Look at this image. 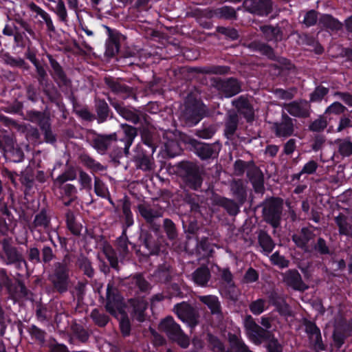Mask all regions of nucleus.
I'll return each mask as SVG.
<instances>
[{
    "mask_svg": "<svg viewBox=\"0 0 352 352\" xmlns=\"http://www.w3.org/2000/svg\"><path fill=\"white\" fill-rule=\"evenodd\" d=\"M181 186L184 191H200L204 177L200 168L191 162H182L178 166Z\"/></svg>",
    "mask_w": 352,
    "mask_h": 352,
    "instance_id": "nucleus-2",
    "label": "nucleus"
},
{
    "mask_svg": "<svg viewBox=\"0 0 352 352\" xmlns=\"http://www.w3.org/2000/svg\"><path fill=\"white\" fill-rule=\"evenodd\" d=\"M117 140L118 135L116 133L110 134L96 133L92 138L91 144L99 154L104 155L110 148L113 142H116Z\"/></svg>",
    "mask_w": 352,
    "mask_h": 352,
    "instance_id": "nucleus-18",
    "label": "nucleus"
},
{
    "mask_svg": "<svg viewBox=\"0 0 352 352\" xmlns=\"http://www.w3.org/2000/svg\"><path fill=\"white\" fill-rule=\"evenodd\" d=\"M283 200L280 197H272L263 203V217L264 221L274 228L279 227L283 212Z\"/></svg>",
    "mask_w": 352,
    "mask_h": 352,
    "instance_id": "nucleus-7",
    "label": "nucleus"
},
{
    "mask_svg": "<svg viewBox=\"0 0 352 352\" xmlns=\"http://www.w3.org/2000/svg\"><path fill=\"white\" fill-rule=\"evenodd\" d=\"M259 30L263 34V37L267 42L278 44L283 39L284 34L283 28L278 24L276 25H262L259 27Z\"/></svg>",
    "mask_w": 352,
    "mask_h": 352,
    "instance_id": "nucleus-28",
    "label": "nucleus"
},
{
    "mask_svg": "<svg viewBox=\"0 0 352 352\" xmlns=\"http://www.w3.org/2000/svg\"><path fill=\"white\" fill-rule=\"evenodd\" d=\"M208 349L212 352H226L224 343L220 338L210 332L206 333V338Z\"/></svg>",
    "mask_w": 352,
    "mask_h": 352,
    "instance_id": "nucleus-55",
    "label": "nucleus"
},
{
    "mask_svg": "<svg viewBox=\"0 0 352 352\" xmlns=\"http://www.w3.org/2000/svg\"><path fill=\"white\" fill-rule=\"evenodd\" d=\"M251 166L247 170V177L256 193H263L265 190L264 176L261 170L251 161Z\"/></svg>",
    "mask_w": 352,
    "mask_h": 352,
    "instance_id": "nucleus-24",
    "label": "nucleus"
},
{
    "mask_svg": "<svg viewBox=\"0 0 352 352\" xmlns=\"http://www.w3.org/2000/svg\"><path fill=\"white\" fill-rule=\"evenodd\" d=\"M31 340L40 346H43L46 341L47 332L37 327L36 324H32L26 327Z\"/></svg>",
    "mask_w": 352,
    "mask_h": 352,
    "instance_id": "nucleus-45",
    "label": "nucleus"
},
{
    "mask_svg": "<svg viewBox=\"0 0 352 352\" xmlns=\"http://www.w3.org/2000/svg\"><path fill=\"white\" fill-rule=\"evenodd\" d=\"M76 170L71 166L65 170L62 174L59 175L54 181V183L58 188H61V186L67 181H73L76 178Z\"/></svg>",
    "mask_w": 352,
    "mask_h": 352,
    "instance_id": "nucleus-60",
    "label": "nucleus"
},
{
    "mask_svg": "<svg viewBox=\"0 0 352 352\" xmlns=\"http://www.w3.org/2000/svg\"><path fill=\"white\" fill-rule=\"evenodd\" d=\"M347 111V108L340 102H334L327 107L324 113L329 118V122L333 119V116H340Z\"/></svg>",
    "mask_w": 352,
    "mask_h": 352,
    "instance_id": "nucleus-59",
    "label": "nucleus"
},
{
    "mask_svg": "<svg viewBox=\"0 0 352 352\" xmlns=\"http://www.w3.org/2000/svg\"><path fill=\"white\" fill-rule=\"evenodd\" d=\"M104 82L113 93L122 95L124 99H137L133 88L128 86L119 78L107 77L104 78Z\"/></svg>",
    "mask_w": 352,
    "mask_h": 352,
    "instance_id": "nucleus-17",
    "label": "nucleus"
},
{
    "mask_svg": "<svg viewBox=\"0 0 352 352\" xmlns=\"http://www.w3.org/2000/svg\"><path fill=\"white\" fill-rule=\"evenodd\" d=\"M212 86L218 91L223 97L232 98L241 91V82L234 77H230L225 79L213 78L211 80Z\"/></svg>",
    "mask_w": 352,
    "mask_h": 352,
    "instance_id": "nucleus-9",
    "label": "nucleus"
},
{
    "mask_svg": "<svg viewBox=\"0 0 352 352\" xmlns=\"http://www.w3.org/2000/svg\"><path fill=\"white\" fill-rule=\"evenodd\" d=\"M335 223L338 227L339 234L344 236H349L351 226L347 222L346 217L342 213H340L334 219Z\"/></svg>",
    "mask_w": 352,
    "mask_h": 352,
    "instance_id": "nucleus-61",
    "label": "nucleus"
},
{
    "mask_svg": "<svg viewBox=\"0 0 352 352\" xmlns=\"http://www.w3.org/2000/svg\"><path fill=\"white\" fill-rule=\"evenodd\" d=\"M161 233H155L148 229H141L139 236L140 248L144 249L143 255H157L161 251V242L159 236Z\"/></svg>",
    "mask_w": 352,
    "mask_h": 352,
    "instance_id": "nucleus-10",
    "label": "nucleus"
},
{
    "mask_svg": "<svg viewBox=\"0 0 352 352\" xmlns=\"http://www.w3.org/2000/svg\"><path fill=\"white\" fill-rule=\"evenodd\" d=\"M206 115V106L203 102L189 94L185 101L183 118L189 126L198 124Z\"/></svg>",
    "mask_w": 352,
    "mask_h": 352,
    "instance_id": "nucleus-5",
    "label": "nucleus"
},
{
    "mask_svg": "<svg viewBox=\"0 0 352 352\" xmlns=\"http://www.w3.org/2000/svg\"><path fill=\"white\" fill-rule=\"evenodd\" d=\"M80 159L82 165L89 170L91 173L104 171L106 170L105 166L88 154L81 155Z\"/></svg>",
    "mask_w": 352,
    "mask_h": 352,
    "instance_id": "nucleus-52",
    "label": "nucleus"
},
{
    "mask_svg": "<svg viewBox=\"0 0 352 352\" xmlns=\"http://www.w3.org/2000/svg\"><path fill=\"white\" fill-rule=\"evenodd\" d=\"M285 109L291 116L298 118H307L310 116V105L306 100H294L284 105Z\"/></svg>",
    "mask_w": 352,
    "mask_h": 352,
    "instance_id": "nucleus-20",
    "label": "nucleus"
},
{
    "mask_svg": "<svg viewBox=\"0 0 352 352\" xmlns=\"http://www.w3.org/2000/svg\"><path fill=\"white\" fill-rule=\"evenodd\" d=\"M319 24L331 31H338L342 28V23L331 14H322L319 19Z\"/></svg>",
    "mask_w": 352,
    "mask_h": 352,
    "instance_id": "nucleus-50",
    "label": "nucleus"
},
{
    "mask_svg": "<svg viewBox=\"0 0 352 352\" xmlns=\"http://www.w3.org/2000/svg\"><path fill=\"white\" fill-rule=\"evenodd\" d=\"M210 201L213 206L223 208L231 217L236 216L240 212L241 207L243 206L236 200L223 197L214 192L210 197Z\"/></svg>",
    "mask_w": 352,
    "mask_h": 352,
    "instance_id": "nucleus-15",
    "label": "nucleus"
},
{
    "mask_svg": "<svg viewBox=\"0 0 352 352\" xmlns=\"http://www.w3.org/2000/svg\"><path fill=\"white\" fill-rule=\"evenodd\" d=\"M251 166L247 170V177L256 193H263L265 190L264 176L261 170L251 161Z\"/></svg>",
    "mask_w": 352,
    "mask_h": 352,
    "instance_id": "nucleus-22",
    "label": "nucleus"
},
{
    "mask_svg": "<svg viewBox=\"0 0 352 352\" xmlns=\"http://www.w3.org/2000/svg\"><path fill=\"white\" fill-rule=\"evenodd\" d=\"M258 243L266 255L271 253L276 245L270 235L262 230L258 232Z\"/></svg>",
    "mask_w": 352,
    "mask_h": 352,
    "instance_id": "nucleus-49",
    "label": "nucleus"
},
{
    "mask_svg": "<svg viewBox=\"0 0 352 352\" xmlns=\"http://www.w3.org/2000/svg\"><path fill=\"white\" fill-rule=\"evenodd\" d=\"M95 110L98 124L104 123L109 118L111 119L113 118V112L110 109L107 102L104 99H95Z\"/></svg>",
    "mask_w": 352,
    "mask_h": 352,
    "instance_id": "nucleus-36",
    "label": "nucleus"
},
{
    "mask_svg": "<svg viewBox=\"0 0 352 352\" xmlns=\"http://www.w3.org/2000/svg\"><path fill=\"white\" fill-rule=\"evenodd\" d=\"M230 191L234 200L243 205L248 197L247 188L241 179H234L230 184Z\"/></svg>",
    "mask_w": 352,
    "mask_h": 352,
    "instance_id": "nucleus-35",
    "label": "nucleus"
},
{
    "mask_svg": "<svg viewBox=\"0 0 352 352\" xmlns=\"http://www.w3.org/2000/svg\"><path fill=\"white\" fill-rule=\"evenodd\" d=\"M307 253L315 256H322L331 255L332 252L327 241L319 236L316 239H314L312 243H310V248L307 250Z\"/></svg>",
    "mask_w": 352,
    "mask_h": 352,
    "instance_id": "nucleus-33",
    "label": "nucleus"
},
{
    "mask_svg": "<svg viewBox=\"0 0 352 352\" xmlns=\"http://www.w3.org/2000/svg\"><path fill=\"white\" fill-rule=\"evenodd\" d=\"M160 328L166 334L169 340L176 342L180 347L183 349L188 347L190 344L188 336L172 316L164 318L160 324Z\"/></svg>",
    "mask_w": 352,
    "mask_h": 352,
    "instance_id": "nucleus-6",
    "label": "nucleus"
},
{
    "mask_svg": "<svg viewBox=\"0 0 352 352\" xmlns=\"http://www.w3.org/2000/svg\"><path fill=\"white\" fill-rule=\"evenodd\" d=\"M28 7L31 11L36 12V15H38L42 18L46 25L47 31L49 33L56 32V28L54 25L51 16L46 11L36 5L34 2L29 3L28 4ZM36 16H35L34 18H36Z\"/></svg>",
    "mask_w": 352,
    "mask_h": 352,
    "instance_id": "nucleus-39",
    "label": "nucleus"
},
{
    "mask_svg": "<svg viewBox=\"0 0 352 352\" xmlns=\"http://www.w3.org/2000/svg\"><path fill=\"white\" fill-rule=\"evenodd\" d=\"M67 256L61 261L55 262L49 274L48 280L54 293L63 294L70 287V267L69 263L65 261Z\"/></svg>",
    "mask_w": 352,
    "mask_h": 352,
    "instance_id": "nucleus-3",
    "label": "nucleus"
},
{
    "mask_svg": "<svg viewBox=\"0 0 352 352\" xmlns=\"http://www.w3.org/2000/svg\"><path fill=\"white\" fill-rule=\"evenodd\" d=\"M182 223L187 239L197 238L200 226L195 217L184 215L182 217Z\"/></svg>",
    "mask_w": 352,
    "mask_h": 352,
    "instance_id": "nucleus-32",
    "label": "nucleus"
},
{
    "mask_svg": "<svg viewBox=\"0 0 352 352\" xmlns=\"http://www.w3.org/2000/svg\"><path fill=\"white\" fill-rule=\"evenodd\" d=\"M192 276L195 283L201 287L206 286L211 277L210 270L206 265H201L197 267Z\"/></svg>",
    "mask_w": 352,
    "mask_h": 352,
    "instance_id": "nucleus-42",
    "label": "nucleus"
},
{
    "mask_svg": "<svg viewBox=\"0 0 352 352\" xmlns=\"http://www.w3.org/2000/svg\"><path fill=\"white\" fill-rule=\"evenodd\" d=\"M131 245L132 248H135V245L131 243L128 239L126 231L122 229L121 235L117 238L116 241V247L120 254L125 257L129 252V245Z\"/></svg>",
    "mask_w": 352,
    "mask_h": 352,
    "instance_id": "nucleus-51",
    "label": "nucleus"
},
{
    "mask_svg": "<svg viewBox=\"0 0 352 352\" xmlns=\"http://www.w3.org/2000/svg\"><path fill=\"white\" fill-rule=\"evenodd\" d=\"M242 6L247 12L258 16H267L273 10L272 0H243Z\"/></svg>",
    "mask_w": 352,
    "mask_h": 352,
    "instance_id": "nucleus-14",
    "label": "nucleus"
},
{
    "mask_svg": "<svg viewBox=\"0 0 352 352\" xmlns=\"http://www.w3.org/2000/svg\"><path fill=\"white\" fill-rule=\"evenodd\" d=\"M47 57L53 70L52 76L57 85L60 88L69 86L71 84V80L67 78V74L62 66L56 59L53 58L51 54H47Z\"/></svg>",
    "mask_w": 352,
    "mask_h": 352,
    "instance_id": "nucleus-21",
    "label": "nucleus"
},
{
    "mask_svg": "<svg viewBox=\"0 0 352 352\" xmlns=\"http://www.w3.org/2000/svg\"><path fill=\"white\" fill-rule=\"evenodd\" d=\"M329 122V118L323 113L319 116L317 119L310 122L309 130L313 132H321L327 128Z\"/></svg>",
    "mask_w": 352,
    "mask_h": 352,
    "instance_id": "nucleus-63",
    "label": "nucleus"
},
{
    "mask_svg": "<svg viewBox=\"0 0 352 352\" xmlns=\"http://www.w3.org/2000/svg\"><path fill=\"white\" fill-rule=\"evenodd\" d=\"M26 120L36 124L39 128L50 120V117L45 113L36 110H29L26 112Z\"/></svg>",
    "mask_w": 352,
    "mask_h": 352,
    "instance_id": "nucleus-54",
    "label": "nucleus"
},
{
    "mask_svg": "<svg viewBox=\"0 0 352 352\" xmlns=\"http://www.w3.org/2000/svg\"><path fill=\"white\" fill-rule=\"evenodd\" d=\"M184 203L190 208V211L194 214H201V197L194 192L184 191L182 196Z\"/></svg>",
    "mask_w": 352,
    "mask_h": 352,
    "instance_id": "nucleus-38",
    "label": "nucleus"
},
{
    "mask_svg": "<svg viewBox=\"0 0 352 352\" xmlns=\"http://www.w3.org/2000/svg\"><path fill=\"white\" fill-rule=\"evenodd\" d=\"M271 60L276 61L277 63H274L271 65V67L277 71V74H281L283 71H290L294 67V65L292 63L291 60L282 56H279L276 54V58L272 59Z\"/></svg>",
    "mask_w": 352,
    "mask_h": 352,
    "instance_id": "nucleus-57",
    "label": "nucleus"
},
{
    "mask_svg": "<svg viewBox=\"0 0 352 352\" xmlns=\"http://www.w3.org/2000/svg\"><path fill=\"white\" fill-rule=\"evenodd\" d=\"M248 47L250 51L258 53L270 60L276 58L274 49L267 43L260 40H254L248 44Z\"/></svg>",
    "mask_w": 352,
    "mask_h": 352,
    "instance_id": "nucleus-31",
    "label": "nucleus"
},
{
    "mask_svg": "<svg viewBox=\"0 0 352 352\" xmlns=\"http://www.w3.org/2000/svg\"><path fill=\"white\" fill-rule=\"evenodd\" d=\"M4 255L5 261L7 265H20L24 264L27 265V262L21 252H19L17 248L12 245V239L9 236H5L0 239Z\"/></svg>",
    "mask_w": 352,
    "mask_h": 352,
    "instance_id": "nucleus-13",
    "label": "nucleus"
},
{
    "mask_svg": "<svg viewBox=\"0 0 352 352\" xmlns=\"http://www.w3.org/2000/svg\"><path fill=\"white\" fill-rule=\"evenodd\" d=\"M133 308V314L136 320L139 322H144L145 320V311L147 309V302L139 298H131L129 300Z\"/></svg>",
    "mask_w": 352,
    "mask_h": 352,
    "instance_id": "nucleus-41",
    "label": "nucleus"
},
{
    "mask_svg": "<svg viewBox=\"0 0 352 352\" xmlns=\"http://www.w3.org/2000/svg\"><path fill=\"white\" fill-rule=\"evenodd\" d=\"M14 20L23 29V32H25V34H28L32 39H37L38 35L28 21L25 20L20 16L15 17Z\"/></svg>",
    "mask_w": 352,
    "mask_h": 352,
    "instance_id": "nucleus-64",
    "label": "nucleus"
},
{
    "mask_svg": "<svg viewBox=\"0 0 352 352\" xmlns=\"http://www.w3.org/2000/svg\"><path fill=\"white\" fill-rule=\"evenodd\" d=\"M139 129L142 142L150 148L151 154H153L157 148L154 131L147 126Z\"/></svg>",
    "mask_w": 352,
    "mask_h": 352,
    "instance_id": "nucleus-46",
    "label": "nucleus"
},
{
    "mask_svg": "<svg viewBox=\"0 0 352 352\" xmlns=\"http://www.w3.org/2000/svg\"><path fill=\"white\" fill-rule=\"evenodd\" d=\"M228 65H207L203 67H192L188 69L190 73L208 75H226L230 72Z\"/></svg>",
    "mask_w": 352,
    "mask_h": 352,
    "instance_id": "nucleus-30",
    "label": "nucleus"
},
{
    "mask_svg": "<svg viewBox=\"0 0 352 352\" xmlns=\"http://www.w3.org/2000/svg\"><path fill=\"white\" fill-rule=\"evenodd\" d=\"M120 301V296L113 291L111 285H108L107 288V300L104 305L106 311L111 315H115Z\"/></svg>",
    "mask_w": 352,
    "mask_h": 352,
    "instance_id": "nucleus-40",
    "label": "nucleus"
},
{
    "mask_svg": "<svg viewBox=\"0 0 352 352\" xmlns=\"http://www.w3.org/2000/svg\"><path fill=\"white\" fill-rule=\"evenodd\" d=\"M108 100L116 112L126 120L134 124L142 123V120L146 121V115L142 113L140 111L131 107H126L123 102H120L111 97H108Z\"/></svg>",
    "mask_w": 352,
    "mask_h": 352,
    "instance_id": "nucleus-11",
    "label": "nucleus"
},
{
    "mask_svg": "<svg viewBox=\"0 0 352 352\" xmlns=\"http://www.w3.org/2000/svg\"><path fill=\"white\" fill-rule=\"evenodd\" d=\"M122 210L124 215L122 229H125L126 231H127V228L132 226L134 223L133 215L131 210L130 202L125 201L122 204Z\"/></svg>",
    "mask_w": 352,
    "mask_h": 352,
    "instance_id": "nucleus-62",
    "label": "nucleus"
},
{
    "mask_svg": "<svg viewBox=\"0 0 352 352\" xmlns=\"http://www.w3.org/2000/svg\"><path fill=\"white\" fill-rule=\"evenodd\" d=\"M123 137L121 141L124 142V152L125 154L129 153V148L132 145L134 139L138 135L139 128L129 125L128 124H122L120 125Z\"/></svg>",
    "mask_w": 352,
    "mask_h": 352,
    "instance_id": "nucleus-34",
    "label": "nucleus"
},
{
    "mask_svg": "<svg viewBox=\"0 0 352 352\" xmlns=\"http://www.w3.org/2000/svg\"><path fill=\"white\" fill-rule=\"evenodd\" d=\"M197 300L210 310L212 316H223L222 306L218 296L211 294L198 296Z\"/></svg>",
    "mask_w": 352,
    "mask_h": 352,
    "instance_id": "nucleus-29",
    "label": "nucleus"
},
{
    "mask_svg": "<svg viewBox=\"0 0 352 352\" xmlns=\"http://www.w3.org/2000/svg\"><path fill=\"white\" fill-rule=\"evenodd\" d=\"M120 43L118 38L111 36L106 43L104 54L108 58H113L120 52Z\"/></svg>",
    "mask_w": 352,
    "mask_h": 352,
    "instance_id": "nucleus-58",
    "label": "nucleus"
},
{
    "mask_svg": "<svg viewBox=\"0 0 352 352\" xmlns=\"http://www.w3.org/2000/svg\"><path fill=\"white\" fill-rule=\"evenodd\" d=\"M315 238L316 234L307 227H302L299 232L292 236V241L296 247L302 250L305 253H307V250L310 248V243H312Z\"/></svg>",
    "mask_w": 352,
    "mask_h": 352,
    "instance_id": "nucleus-19",
    "label": "nucleus"
},
{
    "mask_svg": "<svg viewBox=\"0 0 352 352\" xmlns=\"http://www.w3.org/2000/svg\"><path fill=\"white\" fill-rule=\"evenodd\" d=\"M239 125V116L236 113L228 115L225 122L224 135L228 140H232Z\"/></svg>",
    "mask_w": 352,
    "mask_h": 352,
    "instance_id": "nucleus-44",
    "label": "nucleus"
},
{
    "mask_svg": "<svg viewBox=\"0 0 352 352\" xmlns=\"http://www.w3.org/2000/svg\"><path fill=\"white\" fill-rule=\"evenodd\" d=\"M283 282L295 291L305 292L309 287L304 283L297 270H288L283 274Z\"/></svg>",
    "mask_w": 352,
    "mask_h": 352,
    "instance_id": "nucleus-26",
    "label": "nucleus"
},
{
    "mask_svg": "<svg viewBox=\"0 0 352 352\" xmlns=\"http://www.w3.org/2000/svg\"><path fill=\"white\" fill-rule=\"evenodd\" d=\"M127 283L138 287L142 293H146L151 289V284L147 281L142 273H135L127 278Z\"/></svg>",
    "mask_w": 352,
    "mask_h": 352,
    "instance_id": "nucleus-43",
    "label": "nucleus"
},
{
    "mask_svg": "<svg viewBox=\"0 0 352 352\" xmlns=\"http://www.w3.org/2000/svg\"><path fill=\"white\" fill-rule=\"evenodd\" d=\"M294 120L283 111L280 121L274 122L272 126L276 137L286 138L292 136L294 132Z\"/></svg>",
    "mask_w": 352,
    "mask_h": 352,
    "instance_id": "nucleus-16",
    "label": "nucleus"
},
{
    "mask_svg": "<svg viewBox=\"0 0 352 352\" xmlns=\"http://www.w3.org/2000/svg\"><path fill=\"white\" fill-rule=\"evenodd\" d=\"M240 10V7L235 9L230 6H223L221 7L211 10L209 14L210 16L212 18H216L219 20L233 21H236L239 19V14L237 11Z\"/></svg>",
    "mask_w": 352,
    "mask_h": 352,
    "instance_id": "nucleus-27",
    "label": "nucleus"
},
{
    "mask_svg": "<svg viewBox=\"0 0 352 352\" xmlns=\"http://www.w3.org/2000/svg\"><path fill=\"white\" fill-rule=\"evenodd\" d=\"M251 166L247 170V177L256 193H263L265 190L264 176L261 170L251 161Z\"/></svg>",
    "mask_w": 352,
    "mask_h": 352,
    "instance_id": "nucleus-25",
    "label": "nucleus"
},
{
    "mask_svg": "<svg viewBox=\"0 0 352 352\" xmlns=\"http://www.w3.org/2000/svg\"><path fill=\"white\" fill-rule=\"evenodd\" d=\"M251 166L247 170V177L256 193H263L265 190L264 176L261 170L251 161Z\"/></svg>",
    "mask_w": 352,
    "mask_h": 352,
    "instance_id": "nucleus-23",
    "label": "nucleus"
},
{
    "mask_svg": "<svg viewBox=\"0 0 352 352\" xmlns=\"http://www.w3.org/2000/svg\"><path fill=\"white\" fill-rule=\"evenodd\" d=\"M151 153L147 154L146 151H141L133 157V162L138 169L143 171H150L153 168V159Z\"/></svg>",
    "mask_w": 352,
    "mask_h": 352,
    "instance_id": "nucleus-37",
    "label": "nucleus"
},
{
    "mask_svg": "<svg viewBox=\"0 0 352 352\" xmlns=\"http://www.w3.org/2000/svg\"><path fill=\"white\" fill-rule=\"evenodd\" d=\"M76 263L85 276L89 278H92L94 276L95 272L92 267V263L87 256L80 254L77 259Z\"/></svg>",
    "mask_w": 352,
    "mask_h": 352,
    "instance_id": "nucleus-56",
    "label": "nucleus"
},
{
    "mask_svg": "<svg viewBox=\"0 0 352 352\" xmlns=\"http://www.w3.org/2000/svg\"><path fill=\"white\" fill-rule=\"evenodd\" d=\"M137 208L139 214L144 220L141 229H148L155 233H161L162 213L144 204H139Z\"/></svg>",
    "mask_w": 352,
    "mask_h": 352,
    "instance_id": "nucleus-8",
    "label": "nucleus"
},
{
    "mask_svg": "<svg viewBox=\"0 0 352 352\" xmlns=\"http://www.w3.org/2000/svg\"><path fill=\"white\" fill-rule=\"evenodd\" d=\"M245 328L248 331L250 338L255 342L258 340L266 342L265 347L267 352H283V346L279 342L274 334L269 330L260 327L254 320L251 316L245 320Z\"/></svg>",
    "mask_w": 352,
    "mask_h": 352,
    "instance_id": "nucleus-1",
    "label": "nucleus"
},
{
    "mask_svg": "<svg viewBox=\"0 0 352 352\" xmlns=\"http://www.w3.org/2000/svg\"><path fill=\"white\" fill-rule=\"evenodd\" d=\"M155 282L160 283H168L172 280L170 267L166 264L160 265L153 274Z\"/></svg>",
    "mask_w": 352,
    "mask_h": 352,
    "instance_id": "nucleus-48",
    "label": "nucleus"
},
{
    "mask_svg": "<svg viewBox=\"0 0 352 352\" xmlns=\"http://www.w3.org/2000/svg\"><path fill=\"white\" fill-rule=\"evenodd\" d=\"M187 135L184 133H180L178 140L169 139L164 144L165 149L168 155L175 157L178 155L180 151L185 148L184 143L182 142V136Z\"/></svg>",
    "mask_w": 352,
    "mask_h": 352,
    "instance_id": "nucleus-47",
    "label": "nucleus"
},
{
    "mask_svg": "<svg viewBox=\"0 0 352 352\" xmlns=\"http://www.w3.org/2000/svg\"><path fill=\"white\" fill-rule=\"evenodd\" d=\"M162 229L166 234L167 239L170 241H175L178 239L179 232L176 224L168 218L162 220Z\"/></svg>",
    "mask_w": 352,
    "mask_h": 352,
    "instance_id": "nucleus-53",
    "label": "nucleus"
},
{
    "mask_svg": "<svg viewBox=\"0 0 352 352\" xmlns=\"http://www.w3.org/2000/svg\"><path fill=\"white\" fill-rule=\"evenodd\" d=\"M182 142L185 148L193 152L201 160L214 159L218 157V143L208 144L197 140L189 135H183Z\"/></svg>",
    "mask_w": 352,
    "mask_h": 352,
    "instance_id": "nucleus-4",
    "label": "nucleus"
},
{
    "mask_svg": "<svg viewBox=\"0 0 352 352\" xmlns=\"http://www.w3.org/2000/svg\"><path fill=\"white\" fill-rule=\"evenodd\" d=\"M174 310L177 317L190 328L194 329L198 325L199 314L190 304L186 302L177 303L175 305Z\"/></svg>",
    "mask_w": 352,
    "mask_h": 352,
    "instance_id": "nucleus-12",
    "label": "nucleus"
}]
</instances>
